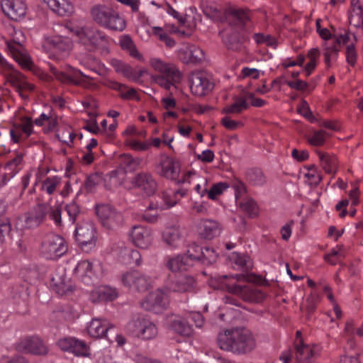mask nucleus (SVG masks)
<instances>
[{
    "mask_svg": "<svg viewBox=\"0 0 363 363\" xmlns=\"http://www.w3.org/2000/svg\"><path fill=\"white\" fill-rule=\"evenodd\" d=\"M163 209L159 206H147L142 211L140 216L143 220L147 223H155L158 218L160 212Z\"/></svg>",
    "mask_w": 363,
    "mask_h": 363,
    "instance_id": "c03bdc74",
    "label": "nucleus"
},
{
    "mask_svg": "<svg viewBox=\"0 0 363 363\" xmlns=\"http://www.w3.org/2000/svg\"><path fill=\"white\" fill-rule=\"evenodd\" d=\"M249 105L247 102V98L238 97L235 99L234 102L228 106H226L223 109V112L225 113L238 114L248 108Z\"/></svg>",
    "mask_w": 363,
    "mask_h": 363,
    "instance_id": "37998d69",
    "label": "nucleus"
},
{
    "mask_svg": "<svg viewBox=\"0 0 363 363\" xmlns=\"http://www.w3.org/2000/svg\"><path fill=\"white\" fill-rule=\"evenodd\" d=\"M127 330L133 335L145 340H150L157 335L155 324L145 315L134 316L127 325Z\"/></svg>",
    "mask_w": 363,
    "mask_h": 363,
    "instance_id": "6e6552de",
    "label": "nucleus"
},
{
    "mask_svg": "<svg viewBox=\"0 0 363 363\" xmlns=\"http://www.w3.org/2000/svg\"><path fill=\"white\" fill-rule=\"evenodd\" d=\"M105 188L109 190L119 186L122 184V179L118 177L116 172H111L104 179Z\"/></svg>",
    "mask_w": 363,
    "mask_h": 363,
    "instance_id": "09e8293b",
    "label": "nucleus"
},
{
    "mask_svg": "<svg viewBox=\"0 0 363 363\" xmlns=\"http://www.w3.org/2000/svg\"><path fill=\"white\" fill-rule=\"evenodd\" d=\"M74 273L78 279L89 285L96 276V266L88 260H82L78 262Z\"/></svg>",
    "mask_w": 363,
    "mask_h": 363,
    "instance_id": "393cba45",
    "label": "nucleus"
},
{
    "mask_svg": "<svg viewBox=\"0 0 363 363\" xmlns=\"http://www.w3.org/2000/svg\"><path fill=\"white\" fill-rule=\"evenodd\" d=\"M298 112L306 118L309 120L311 122L315 121V117L313 116L312 112L310 110L309 106L306 101H303L300 107L298 108Z\"/></svg>",
    "mask_w": 363,
    "mask_h": 363,
    "instance_id": "0e129e2a",
    "label": "nucleus"
},
{
    "mask_svg": "<svg viewBox=\"0 0 363 363\" xmlns=\"http://www.w3.org/2000/svg\"><path fill=\"white\" fill-rule=\"evenodd\" d=\"M1 7L6 16L16 21L23 18L27 11L24 0H1Z\"/></svg>",
    "mask_w": 363,
    "mask_h": 363,
    "instance_id": "6ab92c4d",
    "label": "nucleus"
},
{
    "mask_svg": "<svg viewBox=\"0 0 363 363\" xmlns=\"http://www.w3.org/2000/svg\"><path fill=\"white\" fill-rule=\"evenodd\" d=\"M162 240L169 246L176 247L182 239V233L177 225H170L165 228L162 233Z\"/></svg>",
    "mask_w": 363,
    "mask_h": 363,
    "instance_id": "72a5a7b5",
    "label": "nucleus"
},
{
    "mask_svg": "<svg viewBox=\"0 0 363 363\" xmlns=\"http://www.w3.org/2000/svg\"><path fill=\"white\" fill-rule=\"evenodd\" d=\"M49 43L56 51L61 52L64 56L69 52L73 46L72 41L69 38L62 35L52 37L49 39Z\"/></svg>",
    "mask_w": 363,
    "mask_h": 363,
    "instance_id": "e433bc0d",
    "label": "nucleus"
},
{
    "mask_svg": "<svg viewBox=\"0 0 363 363\" xmlns=\"http://www.w3.org/2000/svg\"><path fill=\"white\" fill-rule=\"evenodd\" d=\"M230 186L235 191L236 201L240 202V204H255V201L247 194V187L241 180L234 179Z\"/></svg>",
    "mask_w": 363,
    "mask_h": 363,
    "instance_id": "473e14b6",
    "label": "nucleus"
},
{
    "mask_svg": "<svg viewBox=\"0 0 363 363\" xmlns=\"http://www.w3.org/2000/svg\"><path fill=\"white\" fill-rule=\"evenodd\" d=\"M340 40L336 39L331 42H325L323 44L325 62L328 67L330 66L331 60L335 59L340 51Z\"/></svg>",
    "mask_w": 363,
    "mask_h": 363,
    "instance_id": "ea45409f",
    "label": "nucleus"
},
{
    "mask_svg": "<svg viewBox=\"0 0 363 363\" xmlns=\"http://www.w3.org/2000/svg\"><path fill=\"white\" fill-rule=\"evenodd\" d=\"M73 344H75L74 337H66L58 341L59 347L63 351L72 352Z\"/></svg>",
    "mask_w": 363,
    "mask_h": 363,
    "instance_id": "e2e57ef3",
    "label": "nucleus"
},
{
    "mask_svg": "<svg viewBox=\"0 0 363 363\" xmlns=\"http://www.w3.org/2000/svg\"><path fill=\"white\" fill-rule=\"evenodd\" d=\"M354 323L353 320H347L344 328V335L347 337V344L352 349H353L356 345L354 339Z\"/></svg>",
    "mask_w": 363,
    "mask_h": 363,
    "instance_id": "864d4df0",
    "label": "nucleus"
},
{
    "mask_svg": "<svg viewBox=\"0 0 363 363\" xmlns=\"http://www.w3.org/2000/svg\"><path fill=\"white\" fill-rule=\"evenodd\" d=\"M249 180L254 185H262L265 183L263 173L259 170H254L248 174Z\"/></svg>",
    "mask_w": 363,
    "mask_h": 363,
    "instance_id": "bf43d9fd",
    "label": "nucleus"
},
{
    "mask_svg": "<svg viewBox=\"0 0 363 363\" xmlns=\"http://www.w3.org/2000/svg\"><path fill=\"white\" fill-rule=\"evenodd\" d=\"M128 145L136 151H145L150 147V144L148 142H140L135 139L128 140Z\"/></svg>",
    "mask_w": 363,
    "mask_h": 363,
    "instance_id": "680f3d73",
    "label": "nucleus"
},
{
    "mask_svg": "<svg viewBox=\"0 0 363 363\" xmlns=\"http://www.w3.org/2000/svg\"><path fill=\"white\" fill-rule=\"evenodd\" d=\"M123 77H126L130 81L137 82L138 81V74H136V71L134 70L129 65L125 64L123 67L122 70L119 73Z\"/></svg>",
    "mask_w": 363,
    "mask_h": 363,
    "instance_id": "052dcab7",
    "label": "nucleus"
},
{
    "mask_svg": "<svg viewBox=\"0 0 363 363\" xmlns=\"http://www.w3.org/2000/svg\"><path fill=\"white\" fill-rule=\"evenodd\" d=\"M79 63L86 67L87 69L95 71V65L97 64L98 60L93 57L91 55L87 56V57H80L79 58Z\"/></svg>",
    "mask_w": 363,
    "mask_h": 363,
    "instance_id": "69168bd1",
    "label": "nucleus"
},
{
    "mask_svg": "<svg viewBox=\"0 0 363 363\" xmlns=\"http://www.w3.org/2000/svg\"><path fill=\"white\" fill-rule=\"evenodd\" d=\"M119 259L125 264L139 266L142 263L140 252L135 249L124 247L119 252Z\"/></svg>",
    "mask_w": 363,
    "mask_h": 363,
    "instance_id": "c9c22d12",
    "label": "nucleus"
},
{
    "mask_svg": "<svg viewBox=\"0 0 363 363\" xmlns=\"http://www.w3.org/2000/svg\"><path fill=\"white\" fill-rule=\"evenodd\" d=\"M215 279L220 283L222 287H225L231 294L240 296L245 301L259 303L264 299V294L259 290L242 286L233 282V280L238 282L247 281V276L244 274L223 275Z\"/></svg>",
    "mask_w": 363,
    "mask_h": 363,
    "instance_id": "20e7f679",
    "label": "nucleus"
},
{
    "mask_svg": "<svg viewBox=\"0 0 363 363\" xmlns=\"http://www.w3.org/2000/svg\"><path fill=\"white\" fill-rule=\"evenodd\" d=\"M50 285L52 289L59 295H64L68 291H72L71 285L65 277L58 276L52 277Z\"/></svg>",
    "mask_w": 363,
    "mask_h": 363,
    "instance_id": "79ce46f5",
    "label": "nucleus"
},
{
    "mask_svg": "<svg viewBox=\"0 0 363 363\" xmlns=\"http://www.w3.org/2000/svg\"><path fill=\"white\" fill-rule=\"evenodd\" d=\"M304 176L306 182L311 186L318 185L322 179L320 173L314 167L308 168Z\"/></svg>",
    "mask_w": 363,
    "mask_h": 363,
    "instance_id": "8fccbe9b",
    "label": "nucleus"
},
{
    "mask_svg": "<svg viewBox=\"0 0 363 363\" xmlns=\"http://www.w3.org/2000/svg\"><path fill=\"white\" fill-rule=\"evenodd\" d=\"M108 323L106 320L93 318L87 326V332L93 337H102L108 330Z\"/></svg>",
    "mask_w": 363,
    "mask_h": 363,
    "instance_id": "f704fd0d",
    "label": "nucleus"
},
{
    "mask_svg": "<svg viewBox=\"0 0 363 363\" xmlns=\"http://www.w3.org/2000/svg\"><path fill=\"white\" fill-rule=\"evenodd\" d=\"M133 184L145 192L147 196L153 194L157 184L152 175L147 172L139 173L133 179Z\"/></svg>",
    "mask_w": 363,
    "mask_h": 363,
    "instance_id": "bb28decb",
    "label": "nucleus"
},
{
    "mask_svg": "<svg viewBox=\"0 0 363 363\" xmlns=\"http://www.w3.org/2000/svg\"><path fill=\"white\" fill-rule=\"evenodd\" d=\"M90 13L96 23L108 29L121 31L125 28L124 19L108 6L95 5L91 9Z\"/></svg>",
    "mask_w": 363,
    "mask_h": 363,
    "instance_id": "423d86ee",
    "label": "nucleus"
},
{
    "mask_svg": "<svg viewBox=\"0 0 363 363\" xmlns=\"http://www.w3.org/2000/svg\"><path fill=\"white\" fill-rule=\"evenodd\" d=\"M151 65L159 74L152 76V79L161 87L170 90L180 79V72L171 63H165L160 59H152Z\"/></svg>",
    "mask_w": 363,
    "mask_h": 363,
    "instance_id": "39448f33",
    "label": "nucleus"
},
{
    "mask_svg": "<svg viewBox=\"0 0 363 363\" xmlns=\"http://www.w3.org/2000/svg\"><path fill=\"white\" fill-rule=\"evenodd\" d=\"M168 305L167 294L163 289H158L150 293L140 302V306L155 313H161Z\"/></svg>",
    "mask_w": 363,
    "mask_h": 363,
    "instance_id": "2eb2a0df",
    "label": "nucleus"
},
{
    "mask_svg": "<svg viewBox=\"0 0 363 363\" xmlns=\"http://www.w3.org/2000/svg\"><path fill=\"white\" fill-rule=\"evenodd\" d=\"M18 350L33 354H45L48 349L38 337H28L22 340L17 346Z\"/></svg>",
    "mask_w": 363,
    "mask_h": 363,
    "instance_id": "b1692460",
    "label": "nucleus"
},
{
    "mask_svg": "<svg viewBox=\"0 0 363 363\" xmlns=\"http://www.w3.org/2000/svg\"><path fill=\"white\" fill-rule=\"evenodd\" d=\"M121 164L128 170H134L140 164V160L133 158L130 155L123 154L121 155Z\"/></svg>",
    "mask_w": 363,
    "mask_h": 363,
    "instance_id": "5fc2aeb1",
    "label": "nucleus"
},
{
    "mask_svg": "<svg viewBox=\"0 0 363 363\" xmlns=\"http://www.w3.org/2000/svg\"><path fill=\"white\" fill-rule=\"evenodd\" d=\"M67 250L65 239L55 234L45 237L40 248L42 255L48 259H54L63 255Z\"/></svg>",
    "mask_w": 363,
    "mask_h": 363,
    "instance_id": "1a4fd4ad",
    "label": "nucleus"
},
{
    "mask_svg": "<svg viewBox=\"0 0 363 363\" xmlns=\"http://www.w3.org/2000/svg\"><path fill=\"white\" fill-rule=\"evenodd\" d=\"M118 296L116 289L109 286H100L90 293V300L94 302L112 301Z\"/></svg>",
    "mask_w": 363,
    "mask_h": 363,
    "instance_id": "cd10ccee",
    "label": "nucleus"
},
{
    "mask_svg": "<svg viewBox=\"0 0 363 363\" xmlns=\"http://www.w3.org/2000/svg\"><path fill=\"white\" fill-rule=\"evenodd\" d=\"M108 86L119 92L120 96L125 100H136L139 101L140 97L134 88H129L123 84L117 82H110Z\"/></svg>",
    "mask_w": 363,
    "mask_h": 363,
    "instance_id": "4c0bfd02",
    "label": "nucleus"
},
{
    "mask_svg": "<svg viewBox=\"0 0 363 363\" xmlns=\"http://www.w3.org/2000/svg\"><path fill=\"white\" fill-rule=\"evenodd\" d=\"M349 21L350 25L355 28H359L360 27H363L362 13H350Z\"/></svg>",
    "mask_w": 363,
    "mask_h": 363,
    "instance_id": "774afa93",
    "label": "nucleus"
},
{
    "mask_svg": "<svg viewBox=\"0 0 363 363\" xmlns=\"http://www.w3.org/2000/svg\"><path fill=\"white\" fill-rule=\"evenodd\" d=\"M128 238L136 247L147 250L151 247L154 242L153 231L147 226L135 225L128 231Z\"/></svg>",
    "mask_w": 363,
    "mask_h": 363,
    "instance_id": "9b49d317",
    "label": "nucleus"
},
{
    "mask_svg": "<svg viewBox=\"0 0 363 363\" xmlns=\"http://www.w3.org/2000/svg\"><path fill=\"white\" fill-rule=\"evenodd\" d=\"M264 72L255 68H250L247 67H242L240 74V77L242 79H257L259 77L261 74Z\"/></svg>",
    "mask_w": 363,
    "mask_h": 363,
    "instance_id": "4d7b16f0",
    "label": "nucleus"
},
{
    "mask_svg": "<svg viewBox=\"0 0 363 363\" xmlns=\"http://www.w3.org/2000/svg\"><path fill=\"white\" fill-rule=\"evenodd\" d=\"M217 344L222 350L242 355L252 352L257 345L252 332L243 327L225 329L218 333Z\"/></svg>",
    "mask_w": 363,
    "mask_h": 363,
    "instance_id": "f03ea898",
    "label": "nucleus"
},
{
    "mask_svg": "<svg viewBox=\"0 0 363 363\" xmlns=\"http://www.w3.org/2000/svg\"><path fill=\"white\" fill-rule=\"evenodd\" d=\"M61 30L74 34L80 44L89 51L96 49L107 50L109 45L108 38L99 30L91 26H73L71 24L60 26Z\"/></svg>",
    "mask_w": 363,
    "mask_h": 363,
    "instance_id": "7ed1b4c3",
    "label": "nucleus"
},
{
    "mask_svg": "<svg viewBox=\"0 0 363 363\" xmlns=\"http://www.w3.org/2000/svg\"><path fill=\"white\" fill-rule=\"evenodd\" d=\"M120 45L121 48L128 52L130 56L135 58H140L141 56L140 53L138 52V50L136 49V47L132 40V39L128 36L124 35L121 37L120 40Z\"/></svg>",
    "mask_w": 363,
    "mask_h": 363,
    "instance_id": "a18cd8bd",
    "label": "nucleus"
},
{
    "mask_svg": "<svg viewBox=\"0 0 363 363\" xmlns=\"http://www.w3.org/2000/svg\"><path fill=\"white\" fill-rule=\"evenodd\" d=\"M177 54L179 60L186 64H197L204 59L203 50L194 45H184Z\"/></svg>",
    "mask_w": 363,
    "mask_h": 363,
    "instance_id": "5701e85b",
    "label": "nucleus"
},
{
    "mask_svg": "<svg viewBox=\"0 0 363 363\" xmlns=\"http://www.w3.org/2000/svg\"><path fill=\"white\" fill-rule=\"evenodd\" d=\"M60 177L57 176L50 177L43 181L41 189L50 195L55 192L57 187L60 186Z\"/></svg>",
    "mask_w": 363,
    "mask_h": 363,
    "instance_id": "49530a36",
    "label": "nucleus"
},
{
    "mask_svg": "<svg viewBox=\"0 0 363 363\" xmlns=\"http://www.w3.org/2000/svg\"><path fill=\"white\" fill-rule=\"evenodd\" d=\"M66 211L69 220L74 223L84 213L83 208L79 206H50L48 216L54 220L57 225H60L62 221V211Z\"/></svg>",
    "mask_w": 363,
    "mask_h": 363,
    "instance_id": "f3484780",
    "label": "nucleus"
},
{
    "mask_svg": "<svg viewBox=\"0 0 363 363\" xmlns=\"http://www.w3.org/2000/svg\"><path fill=\"white\" fill-rule=\"evenodd\" d=\"M56 14L68 16L74 13V6L69 0H43Z\"/></svg>",
    "mask_w": 363,
    "mask_h": 363,
    "instance_id": "c756f323",
    "label": "nucleus"
},
{
    "mask_svg": "<svg viewBox=\"0 0 363 363\" xmlns=\"http://www.w3.org/2000/svg\"><path fill=\"white\" fill-rule=\"evenodd\" d=\"M95 213L101 224L108 228H113L123 220L122 213L115 206H96Z\"/></svg>",
    "mask_w": 363,
    "mask_h": 363,
    "instance_id": "dca6fc26",
    "label": "nucleus"
},
{
    "mask_svg": "<svg viewBox=\"0 0 363 363\" xmlns=\"http://www.w3.org/2000/svg\"><path fill=\"white\" fill-rule=\"evenodd\" d=\"M346 60L348 64L354 66L357 60V52L354 44L348 45L346 49Z\"/></svg>",
    "mask_w": 363,
    "mask_h": 363,
    "instance_id": "338daca9",
    "label": "nucleus"
},
{
    "mask_svg": "<svg viewBox=\"0 0 363 363\" xmlns=\"http://www.w3.org/2000/svg\"><path fill=\"white\" fill-rule=\"evenodd\" d=\"M192 250L198 252L199 253L194 255V256H199L200 259L203 263L212 264L216 262L217 258V254L213 248L204 247L201 248L199 246H195L191 248ZM196 259H194L195 261Z\"/></svg>",
    "mask_w": 363,
    "mask_h": 363,
    "instance_id": "a19ab883",
    "label": "nucleus"
},
{
    "mask_svg": "<svg viewBox=\"0 0 363 363\" xmlns=\"http://www.w3.org/2000/svg\"><path fill=\"white\" fill-rule=\"evenodd\" d=\"M25 41L23 33L21 30H14L12 40L6 42V50L23 68L34 71L35 65L23 46Z\"/></svg>",
    "mask_w": 363,
    "mask_h": 363,
    "instance_id": "0eeeda50",
    "label": "nucleus"
},
{
    "mask_svg": "<svg viewBox=\"0 0 363 363\" xmlns=\"http://www.w3.org/2000/svg\"><path fill=\"white\" fill-rule=\"evenodd\" d=\"M102 181V178L99 174L90 175L84 184V188L88 192L94 191L96 186Z\"/></svg>",
    "mask_w": 363,
    "mask_h": 363,
    "instance_id": "6e6d98bb",
    "label": "nucleus"
},
{
    "mask_svg": "<svg viewBox=\"0 0 363 363\" xmlns=\"http://www.w3.org/2000/svg\"><path fill=\"white\" fill-rule=\"evenodd\" d=\"M75 239L84 251L93 249L97 240L96 230L93 223L85 222L78 225L75 229Z\"/></svg>",
    "mask_w": 363,
    "mask_h": 363,
    "instance_id": "9d476101",
    "label": "nucleus"
},
{
    "mask_svg": "<svg viewBox=\"0 0 363 363\" xmlns=\"http://www.w3.org/2000/svg\"><path fill=\"white\" fill-rule=\"evenodd\" d=\"M295 348V359L297 363H314L318 356V348L315 345L296 342Z\"/></svg>",
    "mask_w": 363,
    "mask_h": 363,
    "instance_id": "412c9836",
    "label": "nucleus"
},
{
    "mask_svg": "<svg viewBox=\"0 0 363 363\" xmlns=\"http://www.w3.org/2000/svg\"><path fill=\"white\" fill-rule=\"evenodd\" d=\"M220 232L221 228L219 224L213 220H202L199 227V235L208 240H211L219 235Z\"/></svg>",
    "mask_w": 363,
    "mask_h": 363,
    "instance_id": "7c9ffc66",
    "label": "nucleus"
},
{
    "mask_svg": "<svg viewBox=\"0 0 363 363\" xmlns=\"http://www.w3.org/2000/svg\"><path fill=\"white\" fill-rule=\"evenodd\" d=\"M166 324L175 333L185 337H189L193 333L191 326L184 318L176 315H171L166 318Z\"/></svg>",
    "mask_w": 363,
    "mask_h": 363,
    "instance_id": "a878e982",
    "label": "nucleus"
},
{
    "mask_svg": "<svg viewBox=\"0 0 363 363\" xmlns=\"http://www.w3.org/2000/svg\"><path fill=\"white\" fill-rule=\"evenodd\" d=\"M200 259L199 256H194L191 250H189L187 254L167 257L166 267L172 272L185 271L193 264L194 259Z\"/></svg>",
    "mask_w": 363,
    "mask_h": 363,
    "instance_id": "a211bd4d",
    "label": "nucleus"
},
{
    "mask_svg": "<svg viewBox=\"0 0 363 363\" xmlns=\"http://www.w3.org/2000/svg\"><path fill=\"white\" fill-rule=\"evenodd\" d=\"M122 281L127 287L138 292H145L152 286L151 278L136 270L123 274Z\"/></svg>",
    "mask_w": 363,
    "mask_h": 363,
    "instance_id": "4468645a",
    "label": "nucleus"
},
{
    "mask_svg": "<svg viewBox=\"0 0 363 363\" xmlns=\"http://www.w3.org/2000/svg\"><path fill=\"white\" fill-rule=\"evenodd\" d=\"M152 33L161 41L164 42L167 47L173 48L175 45V40L168 35L167 33L164 31L163 28L154 26L152 27Z\"/></svg>",
    "mask_w": 363,
    "mask_h": 363,
    "instance_id": "de8ad7c7",
    "label": "nucleus"
},
{
    "mask_svg": "<svg viewBox=\"0 0 363 363\" xmlns=\"http://www.w3.org/2000/svg\"><path fill=\"white\" fill-rule=\"evenodd\" d=\"M50 69L55 79L62 83L77 84L82 77H86L81 71L69 65H66L62 69H58L50 65Z\"/></svg>",
    "mask_w": 363,
    "mask_h": 363,
    "instance_id": "4be33fe9",
    "label": "nucleus"
},
{
    "mask_svg": "<svg viewBox=\"0 0 363 363\" xmlns=\"http://www.w3.org/2000/svg\"><path fill=\"white\" fill-rule=\"evenodd\" d=\"M72 353L77 356L89 357V348L85 342L75 338V344H73Z\"/></svg>",
    "mask_w": 363,
    "mask_h": 363,
    "instance_id": "603ef678",
    "label": "nucleus"
},
{
    "mask_svg": "<svg viewBox=\"0 0 363 363\" xmlns=\"http://www.w3.org/2000/svg\"><path fill=\"white\" fill-rule=\"evenodd\" d=\"M326 135L324 130L315 131L308 141L313 145H321L324 143Z\"/></svg>",
    "mask_w": 363,
    "mask_h": 363,
    "instance_id": "13d9d810",
    "label": "nucleus"
},
{
    "mask_svg": "<svg viewBox=\"0 0 363 363\" xmlns=\"http://www.w3.org/2000/svg\"><path fill=\"white\" fill-rule=\"evenodd\" d=\"M197 286L195 278L189 274L169 277L165 290L169 292L188 294L194 292Z\"/></svg>",
    "mask_w": 363,
    "mask_h": 363,
    "instance_id": "f8f14e48",
    "label": "nucleus"
},
{
    "mask_svg": "<svg viewBox=\"0 0 363 363\" xmlns=\"http://www.w3.org/2000/svg\"><path fill=\"white\" fill-rule=\"evenodd\" d=\"M322 168L326 173H335L337 168V159L334 155L321 151L317 152Z\"/></svg>",
    "mask_w": 363,
    "mask_h": 363,
    "instance_id": "58836bf2",
    "label": "nucleus"
},
{
    "mask_svg": "<svg viewBox=\"0 0 363 363\" xmlns=\"http://www.w3.org/2000/svg\"><path fill=\"white\" fill-rule=\"evenodd\" d=\"M203 12L209 18L216 22L227 23L230 30L225 28L220 31L223 43L228 49L237 50L240 48L238 30L249 20L248 13L242 9L229 8L224 11L213 3L203 4Z\"/></svg>",
    "mask_w": 363,
    "mask_h": 363,
    "instance_id": "f257e3e1",
    "label": "nucleus"
},
{
    "mask_svg": "<svg viewBox=\"0 0 363 363\" xmlns=\"http://www.w3.org/2000/svg\"><path fill=\"white\" fill-rule=\"evenodd\" d=\"M158 172L161 176L174 180L178 176L179 169L176 162L172 158L165 156L160 160Z\"/></svg>",
    "mask_w": 363,
    "mask_h": 363,
    "instance_id": "c85d7f7f",
    "label": "nucleus"
},
{
    "mask_svg": "<svg viewBox=\"0 0 363 363\" xmlns=\"http://www.w3.org/2000/svg\"><path fill=\"white\" fill-rule=\"evenodd\" d=\"M229 186L230 185L226 182H218L213 184L207 192L208 198L215 200L218 196L226 191Z\"/></svg>",
    "mask_w": 363,
    "mask_h": 363,
    "instance_id": "3c124183",
    "label": "nucleus"
},
{
    "mask_svg": "<svg viewBox=\"0 0 363 363\" xmlns=\"http://www.w3.org/2000/svg\"><path fill=\"white\" fill-rule=\"evenodd\" d=\"M9 80L12 85L17 89L21 96L23 99L28 97V96L23 93L24 91H32L34 89V85L29 83L24 76L18 72L10 74Z\"/></svg>",
    "mask_w": 363,
    "mask_h": 363,
    "instance_id": "2f4dec72",
    "label": "nucleus"
},
{
    "mask_svg": "<svg viewBox=\"0 0 363 363\" xmlns=\"http://www.w3.org/2000/svg\"><path fill=\"white\" fill-rule=\"evenodd\" d=\"M50 206H37L30 211L19 218L18 225L23 228H31L39 225L45 216V211L49 213Z\"/></svg>",
    "mask_w": 363,
    "mask_h": 363,
    "instance_id": "aec40b11",
    "label": "nucleus"
},
{
    "mask_svg": "<svg viewBox=\"0 0 363 363\" xmlns=\"http://www.w3.org/2000/svg\"><path fill=\"white\" fill-rule=\"evenodd\" d=\"M190 89L197 96H203L210 93L214 84L210 75L205 72H194L189 77Z\"/></svg>",
    "mask_w": 363,
    "mask_h": 363,
    "instance_id": "ddd939ff",
    "label": "nucleus"
}]
</instances>
